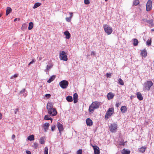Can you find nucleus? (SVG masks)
Here are the masks:
<instances>
[{
  "instance_id": "obj_11",
  "label": "nucleus",
  "mask_w": 154,
  "mask_h": 154,
  "mask_svg": "<svg viewBox=\"0 0 154 154\" xmlns=\"http://www.w3.org/2000/svg\"><path fill=\"white\" fill-rule=\"evenodd\" d=\"M91 146L93 147L94 150V154H100V152L99 148L97 146H94L91 144Z\"/></svg>"
},
{
  "instance_id": "obj_52",
  "label": "nucleus",
  "mask_w": 154,
  "mask_h": 154,
  "mask_svg": "<svg viewBox=\"0 0 154 154\" xmlns=\"http://www.w3.org/2000/svg\"><path fill=\"white\" fill-rule=\"evenodd\" d=\"M74 100V103H76L77 102V99H73Z\"/></svg>"
},
{
  "instance_id": "obj_40",
  "label": "nucleus",
  "mask_w": 154,
  "mask_h": 154,
  "mask_svg": "<svg viewBox=\"0 0 154 154\" xmlns=\"http://www.w3.org/2000/svg\"><path fill=\"white\" fill-rule=\"evenodd\" d=\"M84 3L86 5H88L90 4V2L89 0H84Z\"/></svg>"
},
{
  "instance_id": "obj_33",
  "label": "nucleus",
  "mask_w": 154,
  "mask_h": 154,
  "mask_svg": "<svg viewBox=\"0 0 154 154\" xmlns=\"http://www.w3.org/2000/svg\"><path fill=\"white\" fill-rule=\"evenodd\" d=\"M45 140L44 138L43 137H41L39 140V142L41 144H43L44 143Z\"/></svg>"
},
{
  "instance_id": "obj_58",
  "label": "nucleus",
  "mask_w": 154,
  "mask_h": 154,
  "mask_svg": "<svg viewBox=\"0 0 154 154\" xmlns=\"http://www.w3.org/2000/svg\"><path fill=\"white\" fill-rule=\"evenodd\" d=\"M105 2H107L108 1V0H105Z\"/></svg>"
},
{
  "instance_id": "obj_25",
  "label": "nucleus",
  "mask_w": 154,
  "mask_h": 154,
  "mask_svg": "<svg viewBox=\"0 0 154 154\" xmlns=\"http://www.w3.org/2000/svg\"><path fill=\"white\" fill-rule=\"evenodd\" d=\"M141 55L142 57H145L147 55V52L145 50H143L141 51Z\"/></svg>"
},
{
  "instance_id": "obj_6",
  "label": "nucleus",
  "mask_w": 154,
  "mask_h": 154,
  "mask_svg": "<svg viewBox=\"0 0 154 154\" xmlns=\"http://www.w3.org/2000/svg\"><path fill=\"white\" fill-rule=\"evenodd\" d=\"M114 109L113 108H109L106 112L105 116V119H107L112 115L113 113Z\"/></svg>"
},
{
  "instance_id": "obj_50",
  "label": "nucleus",
  "mask_w": 154,
  "mask_h": 154,
  "mask_svg": "<svg viewBox=\"0 0 154 154\" xmlns=\"http://www.w3.org/2000/svg\"><path fill=\"white\" fill-rule=\"evenodd\" d=\"M26 152L27 154H31V152L29 151H26Z\"/></svg>"
},
{
  "instance_id": "obj_15",
  "label": "nucleus",
  "mask_w": 154,
  "mask_h": 154,
  "mask_svg": "<svg viewBox=\"0 0 154 154\" xmlns=\"http://www.w3.org/2000/svg\"><path fill=\"white\" fill-rule=\"evenodd\" d=\"M146 149V146H142L141 148L138 149V151L140 152L144 153Z\"/></svg>"
},
{
  "instance_id": "obj_59",
  "label": "nucleus",
  "mask_w": 154,
  "mask_h": 154,
  "mask_svg": "<svg viewBox=\"0 0 154 154\" xmlns=\"http://www.w3.org/2000/svg\"><path fill=\"white\" fill-rule=\"evenodd\" d=\"M1 16H2V14H0V17H1Z\"/></svg>"
},
{
  "instance_id": "obj_55",
  "label": "nucleus",
  "mask_w": 154,
  "mask_h": 154,
  "mask_svg": "<svg viewBox=\"0 0 154 154\" xmlns=\"http://www.w3.org/2000/svg\"><path fill=\"white\" fill-rule=\"evenodd\" d=\"M32 64V63L30 62L29 64H28V66H29L30 64Z\"/></svg>"
},
{
  "instance_id": "obj_30",
  "label": "nucleus",
  "mask_w": 154,
  "mask_h": 154,
  "mask_svg": "<svg viewBox=\"0 0 154 154\" xmlns=\"http://www.w3.org/2000/svg\"><path fill=\"white\" fill-rule=\"evenodd\" d=\"M66 100L68 102H72V97L70 96H68L66 97Z\"/></svg>"
},
{
  "instance_id": "obj_37",
  "label": "nucleus",
  "mask_w": 154,
  "mask_h": 154,
  "mask_svg": "<svg viewBox=\"0 0 154 154\" xmlns=\"http://www.w3.org/2000/svg\"><path fill=\"white\" fill-rule=\"evenodd\" d=\"M76 154H82V149H79L77 151Z\"/></svg>"
},
{
  "instance_id": "obj_60",
  "label": "nucleus",
  "mask_w": 154,
  "mask_h": 154,
  "mask_svg": "<svg viewBox=\"0 0 154 154\" xmlns=\"http://www.w3.org/2000/svg\"><path fill=\"white\" fill-rule=\"evenodd\" d=\"M39 58V60H41V58H40V57Z\"/></svg>"
},
{
  "instance_id": "obj_14",
  "label": "nucleus",
  "mask_w": 154,
  "mask_h": 154,
  "mask_svg": "<svg viewBox=\"0 0 154 154\" xmlns=\"http://www.w3.org/2000/svg\"><path fill=\"white\" fill-rule=\"evenodd\" d=\"M50 126L49 123H46L43 125V127L45 132H47Z\"/></svg>"
},
{
  "instance_id": "obj_23",
  "label": "nucleus",
  "mask_w": 154,
  "mask_h": 154,
  "mask_svg": "<svg viewBox=\"0 0 154 154\" xmlns=\"http://www.w3.org/2000/svg\"><path fill=\"white\" fill-rule=\"evenodd\" d=\"M134 42L133 45L134 46H136L137 45L138 43V40L136 38H134L133 39Z\"/></svg>"
},
{
  "instance_id": "obj_45",
  "label": "nucleus",
  "mask_w": 154,
  "mask_h": 154,
  "mask_svg": "<svg viewBox=\"0 0 154 154\" xmlns=\"http://www.w3.org/2000/svg\"><path fill=\"white\" fill-rule=\"evenodd\" d=\"M69 14H70V17L71 19L73 16V13L72 12H69Z\"/></svg>"
},
{
  "instance_id": "obj_27",
  "label": "nucleus",
  "mask_w": 154,
  "mask_h": 154,
  "mask_svg": "<svg viewBox=\"0 0 154 154\" xmlns=\"http://www.w3.org/2000/svg\"><path fill=\"white\" fill-rule=\"evenodd\" d=\"M27 25L25 23H24L23 24L22 27H21V29L22 30L24 31L25 29H27Z\"/></svg>"
},
{
  "instance_id": "obj_1",
  "label": "nucleus",
  "mask_w": 154,
  "mask_h": 154,
  "mask_svg": "<svg viewBox=\"0 0 154 154\" xmlns=\"http://www.w3.org/2000/svg\"><path fill=\"white\" fill-rule=\"evenodd\" d=\"M53 103L51 102H48L47 105V109L48 114L51 116H54L57 115L56 110L53 108Z\"/></svg>"
},
{
  "instance_id": "obj_4",
  "label": "nucleus",
  "mask_w": 154,
  "mask_h": 154,
  "mask_svg": "<svg viewBox=\"0 0 154 154\" xmlns=\"http://www.w3.org/2000/svg\"><path fill=\"white\" fill-rule=\"evenodd\" d=\"M103 27L105 32L107 35H109L112 33V28L109 25L107 24L104 25Z\"/></svg>"
},
{
  "instance_id": "obj_48",
  "label": "nucleus",
  "mask_w": 154,
  "mask_h": 154,
  "mask_svg": "<svg viewBox=\"0 0 154 154\" xmlns=\"http://www.w3.org/2000/svg\"><path fill=\"white\" fill-rule=\"evenodd\" d=\"M34 146H35V147L36 148L37 147H38V144L37 143H34Z\"/></svg>"
},
{
  "instance_id": "obj_47",
  "label": "nucleus",
  "mask_w": 154,
  "mask_h": 154,
  "mask_svg": "<svg viewBox=\"0 0 154 154\" xmlns=\"http://www.w3.org/2000/svg\"><path fill=\"white\" fill-rule=\"evenodd\" d=\"M91 55H94L96 54V53L95 51H93L91 52Z\"/></svg>"
},
{
  "instance_id": "obj_46",
  "label": "nucleus",
  "mask_w": 154,
  "mask_h": 154,
  "mask_svg": "<svg viewBox=\"0 0 154 154\" xmlns=\"http://www.w3.org/2000/svg\"><path fill=\"white\" fill-rule=\"evenodd\" d=\"M111 76V74L108 73H107L106 74V76L108 78H109Z\"/></svg>"
},
{
  "instance_id": "obj_9",
  "label": "nucleus",
  "mask_w": 154,
  "mask_h": 154,
  "mask_svg": "<svg viewBox=\"0 0 154 154\" xmlns=\"http://www.w3.org/2000/svg\"><path fill=\"white\" fill-rule=\"evenodd\" d=\"M57 125L59 131L60 135L61 134V132L64 130L63 125L59 122H57Z\"/></svg>"
},
{
  "instance_id": "obj_51",
  "label": "nucleus",
  "mask_w": 154,
  "mask_h": 154,
  "mask_svg": "<svg viewBox=\"0 0 154 154\" xmlns=\"http://www.w3.org/2000/svg\"><path fill=\"white\" fill-rule=\"evenodd\" d=\"M15 137V136L14 134H13L12 136V139L13 140L14 139Z\"/></svg>"
},
{
  "instance_id": "obj_54",
  "label": "nucleus",
  "mask_w": 154,
  "mask_h": 154,
  "mask_svg": "<svg viewBox=\"0 0 154 154\" xmlns=\"http://www.w3.org/2000/svg\"><path fill=\"white\" fill-rule=\"evenodd\" d=\"M2 118V115L1 113H0V120Z\"/></svg>"
},
{
  "instance_id": "obj_29",
  "label": "nucleus",
  "mask_w": 154,
  "mask_h": 154,
  "mask_svg": "<svg viewBox=\"0 0 154 154\" xmlns=\"http://www.w3.org/2000/svg\"><path fill=\"white\" fill-rule=\"evenodd\" d=\"M27 139L28 140L32 141L33 140H34V137L33 135H32L29 136Z\"/></svg>"
},
{
  "instance_id": "obj_41",
  "label": "nucleus",
  "mask_w": 154,
  "mask_h": 154,
  "mask_svg": "<svg viewBox=\"0 0 154 154\" xmlns=\"http://www.w3.org/2000/svg\"><path fill=\"white\" fill-rule=\"evenodd\" d=\"M56 128V125H54L52 126H51V131H54V130H55Z\"/></svg>"
},
{
  "instance_id": "obj_2",
  "label": "nucleus",
  "mask_w": 154,
  "mask_h": 154,
  "mask_svg": "<svg viewBox=\"0 0 154 154\" xmlns=\"http://www.w3.org/2000/svg\"><path fill=\"white\" fill-rule=\"evenodd\" d=\"M101 105V103L98 101L93 102L89 106V112L93 113L94 109L98 108Z\"/></svg>"
},
{
  "instance_id": "obj_28",
  "label": "nucleus",
  "mask_w": 154,
  "mask_h": 154,
  "mask_svg": "<svg viewBox=\"0 0 154 154\" xmlns=\"http://www.w3.org/2000/svg\"><path fill=\"white\" fill-rule=\"evenodd\" d=\"M44 119L45 120H51V123L52 122V119L51 118L49 117V116L48 115H46L44 117Z\"/></svg>"
},
{
  "instance_id": "obj_36",
  "label": "nucleus",
  "mask_w": 154,
  "mask_h": 154,
  "mask_svg": "<svg viewBox=\"0 0 154 154\" xmlns=\"http://www.w3.org/2000/svg\"><path fill=\"white\" fill-rule=\"evenodd\" d=\"M78 97V95L76 93H75L73 94V99H77Z\"/></svg>"
},
{
  "instance_id": "obj_35",
  "label": "nucleus",
  "mask_w": 154,
  "mask_h": 154,
  "mask_svg": "<svg viewBox=\"0 0 154 154\" xmlns=\"http://www.w3.org/2000/svg\"><path fill=\"white\" fill-rule=\"evenodd\" d=\"M44 154H48V149L47 147H45L44 149Z\"/></svg>"
},
{
  "instance_id": "obj_26",
  "label": "nucleus",
  "mask_w": 154,
  "mask_h": 154,
  "mask_svg": "<svg viewBox=\"0 0 154 154\" xmlns=\"http://www.w3.org/2000/svg\"><path fill=\"white\" fill-rule=\"evenodd\" d=\"M33 27V23L32 22H30L29 24V26L28 29L29 30H31Z\"/></svg>"
},
{
  "instance_id": "obj_53",
  "label": "nucleus",
  "mask_w": 154,
  "mask_h": 154,
  "mask_svg": "<svg viewBox=\"0 0 154 154\" xmlns=\"http://www.w3.org/2000/svg\"><path fill=\"white\" fill-rule=\"evenodd\" d=\"M19 109L18 108H16V111L15 112V114H16L17 113V111H18Z\"/></svg>"
},
{
  "instance_id": "obj_39",
  "label": "nucleus",
  "mask_w": 154,
  "mask_h": 154,
  "mask_svg": "<svg viewBox=\"0 0 154 154\" xmlns=\"http://www.w3.org/2000/svg\"><path fill=\"white\" fill-rule=\"evenodd\" d=\"M65 19H66V20L67 22H69L71 21V18L70 17H66Z\"/></svg>"
},
{
  "instance_id": "obj_31",
  "label": "nucleus",
  "mask_w": 154,
  "mask_h": 154,
  "mask_svg": "<svg viewBox=\"0 0 154 154\" xmlns=\"http://www.w3.org/2000/svg\"><path fill=\"white\" fill-rule=\"evenodd\" d=\"M139 0H134L133 2V5L137 6L139 4Z\"/></svg>"
},
{
  "instance_id": "obj_12",
  "label": "nucleus",
  "mask_w": 154,
  "mask_h": 154,
  "mask_svg": "<svg viewBox=\"0 0 154 154\" xmlns=\"http://www.w3.org/2000/svg\"><path fill=\"white\" fill-rule=\"evenodd\" d=\"M53 65L52 63H48L46 66V69L45 70V71L46 73L48 74L49 70L52 67Z\"/></svg>"
},
{
  "instance_id": "obj_38",
  "label": "nucleus",
  "mask_w": 154,
  "mask_h": 154,
  "mask_svg": "<svg viewBox=\"0 0 154 154\" xmlns=\"http://www.w3.org/2000/svg\"><path fill=\"white\" fill-rule=\"evenodd\" d=\"M18 75L17 74H15L14 75H12L10 79H13L14 78H16L18 76Z\"/></svg>"
},
{
  "instance_id": "obj_34",
  "label": "nucleus",
  "mask_w": 154,
  "mask_h": 154,
  "mask_svg": "<svg viewBox=\"0 0 154 154\" xmlns=\"http://www.w3.org/2000/svg\"><path fill=\"white\" fill-rule=\"evenodd\" d=\"M118 81L119 84L120 85H124L123 81L121 78L119 79Z\"/></svg>"
},
{
  "instance_id": "obj_21",
  "label": "nucleus",
  "mask_w": 154,
  "mask_h": 154,
  "mask_svg": "<svg viewBox=\"0 0 154 154\" xmlns=\"http://www.w3.org/2000/svg\"><path fill=\"white\" fill-rule=\"evenodd\" d=\"M55 76L53 75L51 76L50 78L47 81V82L49 83H51L55 79Z\"/></svg>"
},
{
  "instance_id": "obj_19",
  "label": "nucleus",
  "mask_w": 154,
  "mask_h": 154,
  "mask_svg": "<svg viewBox=\"0 0 154 154\" xmlns=\"http://www.w3.org/2000/svg\"><path fill=\"white\" fill-rule=\"evenodd\" d=\"M137 98L140 100H141L143 99V96L139 92H138L137 94Z\"/></svg>"
},
{
  "instance_id": "obj_8",
  "label": "nucleus",
  "mask_w": 154,
  "mask_h": 154,
  "mask_svg": "<svg viewBox=\"0 0 154 154\" xmlns=\"http://www.w3.org/2000/svg\"><path fill=\"white\" fill-rule=\"evenodd\" d=\"M109 128L111 132H116L117 129V125L115 123L112 124L109 126Z\"/></svg>"
},
{
  "instance_id": "obj_7",
  "label": "nucleus",
  "mask_w": 154,
  "mask_h": 154,
  "mask_svg": "<svg viewBox=\"0 0 154 154\" xmlns=\"http://www.w3.org/2000/svg\"><path fill=\"white\" fill-rule=\"evenodd\" d=\"M69 85L68 82L66 80H63L59 82V85L63 89L66 88Z\"/></svg>"
},
{
  "instance_id": "obj_24",
  "label": "nucleus",
  "mask_w": 154,
  "mask_h": 154,
  "mask_svg": "<svg viewBox=\"0 0 154 154\" xmlns=\"http://www.w3.org/2000/svg\"><path fill=\"white\" fill-rule=\"evenodd\" d=\"M41 5V3L39 2H37L35 3L33 6V9H35L38 7H39Z\"/></svg>"
},
{
  "instance_id": "obj_44",
  "label": "nucleus",
  "mask_w": 154,
  "mask_h": 154,
  "mask_svg": "<svg viewBox=\"0 0 154 154\" xmlns=\"http://www.w3.org/2000/svg\"><path fill=\"white\" fill-rule=\"evenodd\" d=\"M120 105V103L118 102L116 103V106L117 107H118Z\"/></svg>"
},
{
  "instance_id": "obj_17",
  "label": "nucleus",
  "mask_w": 154,
  "mask_h": 154,
  "mask_svg": "<svg viewBox=\"0 0 154 154\" xmlns=\"http://www.w3.org/2000/svg\"><path fill=\"white\" fill-rule=\"evenodd\" d=\"M64 35L66 36V38L67 39H69L71 35L70 33L68 31H66L64 32Z\"/></svg>"
},
{
  "instance_id": "obj_22",
  "label": "nucleus",
  "mask_w": 154,
  "mask_h": 154,
  "mask_svg": "<svg viewBox=\"0 0 154 154\" xmlns=\"http://www.w3.org/2000/svg\"><path fill=\"white\" fill-rule=\"evenodd\" d=\"M122 154H130V151L126 150L124 149L122 150Z\"/></svg>"
},
{
  "instance_id": "obj_20",
  "label": "nucleus",
  "mask_w": 154,
  "mask_h": 154,
  "mask_svg": "<svg viewBox=\"0 0 154 154\" xmlns=\"http://www.w3.org/2000/svg\"><path fill=\"white\" fill-rule=\"evenodd\" d=\"M12 11V9L10 7H7L6 10V15H8Z\"/></svg>"
},
{
  "instance_id": "obj_3",
  "label": "nucleus",
  "mask_w": 154,
  "mask_h": 154,
  "mask_svg": "<svg viewBox=\"0 0 154 154\" xmlns=\"http://www.w3.org/2000/svg\"><path fill=\"white\" fill-rule=\"evenodd\" d=\"M153 83L151 81H147L145 82L143 84V89L144 91L147 90L149 91Z\"/></svg>"
},
{
  "instance_id": "obj_10",
  "label": "nucleus",
  "mask_w": 154,
  "mask_h": 154,
  "mask_svg": "<svg viewBox=\"0 0 154 154\" xmlns=\"http://www.w3.org/2000/svg\"><path fill=\"white\" fill-rule=\"evenodd\" d=\"M152 2L151 0H149L147 2L146 5V10L148 11L151 9L152 6Z\"/></svg>"
},
{
  "instance_id": "obj_42",
  "label": "nucleus",
  "mask_w": 154,
  "mask_h": 154,
  "mask_svg": "<svg viewBox=\"0 0 154 154\" xmlns=\"http://www.w3.org/2000/svg\"><path fill=\"white\" fill-rule=\"evenodd\" d=\"M51 95L50 94H45V97L47 98V99L51 97Z\"/></svg>"
},
{
  "instance_id": "obj_61",
  "label": "nucleus",
  "mask_w": 154,
  "mask_h": 154,
  "mask_svg": "<svg viewBox=\"0 0 154 154\" xmlns=\"http://www.w3.org/2000/svg\"><path fill=\"white\" fill-rule=\"evenodd\" d=\"M18 20H20V19H19H19H18Z\"/></svg>"
},
{
  "instance_id": "obj_16",
  "label": "nucleus",
  "mask_w": 154,
  "mask_h": 154,
  "mask_svg": "<svg viewBox=\"0 0 154 154\" xmlns=\"http://www.w3.org/2000/svg\"><path fill=\"white\" fill-rule=\"evenodd\" d=\"M114 96V94L112 92L109 93L107 95V98L108 100L112 99Z\"/></svg>"
},
{
  "instance_id": "obj_43",
  "label": "nucleus",
  "mask_w": 154,
  "mask_h": 154,
  "mask_svg": "<svg viewBox=\"0 0 154 154\" xmlns=\"http://www.w3.org/2000/svg\"><path fill=\"white\" fill-rule=\"evenodd\" d=\"M25 91V89H22L21 91L20 92V93L21 94H23V93H24Z\"/></svg>"
},
{
  "instance_id": "obj_57",
  "label": "nucleus",
  "mask_w": 154,
  "mask_h": 154,
  "mask_svg": "<svg viewBox=\"0 0 154 154\" xmlns=\"http://www.w3.org/2000/svg\"><path fill=\"white\" fill-rule=\"evenodd\" d=\"M152 31H154V29H152L151 30Z\"/></svg>"
},
{
  "instance_id": "obj_5",
  "label": "nucleus",
  "mask_w": 154,
  "mask_h": 154,
  "mask_svg": "<svg viewBox=\"0 0 154 154\" xmlns=\"http://www.w3.org/2000/svg\"><path fill=\"white\" fill-rule=\"evenodd\" d=\"M59 58L61 60L66 61L68 60L66 54L64 51H62L60 52Z\"/></svg>"
},
{
  "instance_id": "obj_49",
  "label": "nucleus",
  "mask_w": 154,
  "mask_h": 154,
  "mask_svg": "<svg viewBox=\"0 0 154 154\" xmlns=\"http://www.w3.org/2000/svg\"><path fill=\"white\" fill-rule=\"evenodd\" d=\"M35 60L34 59H33L32 61L30 62L32 64H33L35 63Z\"/></svg>"
},
{
  "instance_id": "obj_56",
  "label": "nucleus",
  "mask_w": 154,
  "mask_h": 154,
  "mask_svg": "<svg viewBox=\"0 0 154 154\" xmlns=\"http://www.w3.org/2000/svg\"><path fill=\"white\" fill-rule=\"evenodd\" d=\"M17 18H16L14 20V21H16L17 20Z\"/></svg>"
},
{
  "instance_id": "obj_13",
  "label": "nucleus",
  "mask_w": 154,
  "mask_h": 154,
  "mask_svg": "<svg viewBox=\"0 0 154 154\" xmlns=\"http://www.w3.org/2000/svg\"><path fill=\"white\" fill-rule=\"evenodd\" d=\"M86 124L87 126H91L93 125V122L90 118H87L86 120Z\"/></svg>"
},
{
  "instance_id": "obj_32",
  "label": "nucleus",
  "mask_w": 154,
  "mask_h": 154,
  "mask_svg": "<svg viewBox=\"0 0 154 154\" xmlns=\"http://www.w3.org/2000/svg\"><path fill=\"white\" fill-rule=\"evenodd\" d=\"M152 42L151 38L148 39L146 41V45L147 46H150L151 45Z\"/></svg>"
},
{
  "instance_id": "obj_18",
  "label": "nucleus",
  "mask_w": 154,
  "mask_h": 154,
  "mask_svg": "<svg viewBox=\"0 0 154 154\" xmlns=\"http://www.w3.org/2000/svg\"><path fill=\"white\" fill-rule=\"evenodd\" d=\"M120 110L122 113H125L127 111V108L125 106H122L121 107Z\"/></svg>"
}]
</instances>
